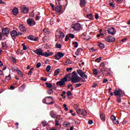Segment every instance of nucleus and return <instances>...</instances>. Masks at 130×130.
Returning <instances> with one entry per match:
<instances>
[{
    "instance_id": "nucleus-54",
    "label": "nucleus",
    "mask_w": 130,
    "mask_h": 130,
    "mask_svg": "<svg viewBox=\"0 0 130 130\" xmlns=\"http://www.w3.org/2000/svg\"><path fill=\"white\" fill-rule=\"evenodd\" d=\"M10 89L11 90H15V86H13V85H11L10 86Z\"/></svg>"
},
{
    "instance_id": "nucleus-20",
    "label": "nucleus",
    "mask_w": 130,
    "mask_h": 130,
    "mask_svg": "<svg viewBox=\"0 0 130 130\" xmlns=\"http://www.w3.org/2000/svg\"><path fill=\"white\" fill-rule=\"evenodd\" d=\"M22 12L24 13V14H28L29 9L27 7H24L22 9Z\"/></svg>"
},
{
    "instance_id": "nucleus-10",
    "label": "nucleus",
    "mask_w": 130,
    "mask_h": 130,
    "mask_svg": "<svg viewBox=\"0 0 130 130\" xmlns=\"http://www.w3.org/2000/svg\"><path fill=\"white\" fill-rule=\"evenodd\" d=\"M2 33L4 35H9L10 34V31L8 28H4L2 29Z\"/></svg>"
},
{
    "instance_id": "nucleus-5",
    "label": "nucleus",
    "mask_w": 130,
    "mask_h": 130,
    "mask_svg": "<svg viewBox=\"0 0 130 130\" xmlns=\"http://www.w3.org/2000/svg\"><path fill=\"white\" fill-rule=\"evenodd\" d=\"M71 28L76 30V31H79L81 29V24L80 23H75L71 25Z\"/></svg>"
},
{
    "instance_id": "nucleus-53",
    "label": "nucleus",
    "mask_w": 130,
    "mask_h": 130,
    "mask_svg": "<svg viewBox=\"0 0 130 130\" xmlns=\"http://www.w3.org/2000/svg\"><path fill=\"white\" fill-rule=\"evenodd\" d=\"M127 40V39L126 38H125L121 40L122 42H124V41H126Z\"/></svg>"
},
{
    "instance_id": "nucleus-46",
    "label": "nucleus",
    "mask_w": 130,
    "mask_h": 130,
    "mask_svg": "<svg viewBox=\"0 0 130 130\" xmlns=\"http://www.w3.org/2000/svg\"><path fill=\"white\" fill-rule=\"evenodd\" d=\"M48 32V28H45L44 29V33H45V34H47Z\"/></svg>"
},
{
    "instance_id": "nucleus-34",
    "label": "nucleus",
    "mask_w": 130,
    "mask_h": 130,
    "mask_svg": "<svg viewBox=\"0 0 130 130\" xmlns=\"http://www.w3.org/2000/svg\"><path fill=\"white\" fill-rule=\"evenodd\" d=\"M93 75H98V71L97 69H93Z\"/></svg>"
},
{
    "instance_id": "nucleus-62",
    "label": "nucleus",
    "mask_w": 130,
    "mask_h": 130,
    "mask_svg": "<svg viewBox=\"0 0 130 130\" xmlns=\"http://www.w3.org/2000/svg\"><path fill=\"white\" fill-rule=\"evenodd\" d=\"M32 73H33V72H32L30 70V71H29L28 74L31 75H32Z\"/></svg>"
},
{
    "instance_id": "nucleus-13",
    "label": "nucleus",
    "mask_w": 130,
    "mask_h": 130,
    "mask_svg": "<svg viewBox=\"0 0 130 130\" xmlns=\"http://www.w3.org/2000/svg\"><path fill=\"white\" fill-rule=\"evenodd\" d=\"M87 1H86V0H80V6L81 7V8H83V7H85Z\"/></svg>"
},
{
    "instance_id": "nucleus-14",
    "label": "nucleus",
    "mask_w": 130,
    "mask_h": 130,
    "mask_svg": "<svg viewBox=\"0 0 130 130\" xmlns=\"http://www.w3.org/2000/svg\"><path fill=\"white\" fill-rule=\"evenodd\" d=\"M55 11L59 14L60 13H63V11H62V9L60 6H56L55 7Z\"/></svg>"
},
{
    "instance_id": "nucleus-15",
    "label": "nucleus",
    "mask_w": 130,
    "mask_h": 130,
    "mask_svg": "<svg viewBox=\"0 0 130 130\" xmlns=\"http://www.w3.org/2000/svg\"><path fill=\"white\" fill-rule=\"evenodd\" d=\"M27 38L28 39H29V40H31L32 41H37V38H36V37H34L33 35H29Z\"/></svg>"
},
{
    "instance_id": "nucleus-37",
    "label": "nucleus",
    "mask_w": 130,
    "mask_h": 130,
    "mask_svg": "<svg viewBox=\"0 0 130 130\" xmlns=\"http://www.w3.org/2000/svg\"><path fill=\"white\" fill-rule=\"evenodd\" d=\"M109 6L110 7H112V8H115V5L114 4H113V3L110 2L109 4Z\"/></svg>"
},
{
    "instance_id": "nucleus-40",
    "label": "nucleus",
    "mask_w": 130,
    "mask_h": 130,
    "mask_svg": "<svg viewBox=\"0 0 130 130\" xmlns=\"http://www.w3.org/2000/svg\"><path fill=\"white\" fill-rule=\"evenodd\" d=\"M6 80H7L8 81H9V80H11V79H12V77H11V75H9L8 76H6Z\"/></svg>"
},
{
    "instance_id": "nucleus-11",
    "label": "nucleus",
    "mask_w": 130,
    "mask_h": 130,
    "mask_svg": "<svg viewBox=\"0 0 130 130\" xmlns=\"http://www.w3.org/2000/svg\"><path fill=\"white\" fill-rule=\"evenodd\" d=\"M35 53L38 54L39 55H43V52H42V49H37L35 51Z\"/></svg>"
},
{
    "instance_id": "nucleus-22",
    "label": "nucleus",
    "mask_w": 130,
    "mask_h": 130,
    "mask_svg": "<svg viewBox=\"0 0 130 130\" xmlns=\"http://www.w3.org/2000/svg\"><path fill=\"white\" fill-rule=\"evenodd\" d=\"M71 78V73H68L65 75V77L63 78V79H65V81L67 82L68 81V79Z\"/></svg>"
},
{
    "instance_id": "nucleus-2",
    "label": "nucleus",
    "mask_w": 130,
    "mask_h": 130,
    "mask_svg": "<svg viewBox=\"0 0 130 130\" xmlns=\"http://www.w3.org/2000/svg\"><path fill=\"white\" fill-rule=\"evenodd\" d=\"M114 95L115 96H119V97H123V95H124V93H123V91L121 90L120 89H118V90H115L114 91Z\"/></svg>"
},
{
    "instance_id": "nucleus-16",
    "label": "nucleus",
    "mask_w": 130,
    "mask_h": 130,
    "mask_svg": "<svg viewBox=\"0 0 130 130\" xmlns=\"http://www.w3.org/2000/svg\"><path fill=\"white\" fill-rule=\"evenodd\" d=\"M19 30L21 31V32H26L27 29L26 27H25V26H24V25H19Z\"/></svg>"
},
{
    "instance_id": "nucleus-56",
    "label": "nucleus",
    "mask_w": 130,
    "mask_h": 130,
    "mask_svg": "<svg viewBox=\"0 0 130 130\" xmlns=\"http://www.w3.org/2000/svg\"><path fill=\"white\" fill-rule=\"evenodd\" d=\"M36 19L37 20H40V17H39L38 15H36Z\"/></svg>"
},
{
    "instance_id": "nucleus-4",
    "label": "nucleus",
    "mask_w": 130,
    "mask_h": 130,
    "mask_svg": "<svg viewBox=\"0 0 130 130\" xmlns=\"http://www.w3.org/2000/svg\"><path fill=\"white\" fill-rule=\"evenodd\" d=\"M27 25L28 26H30L31 27H33V26H35L36 25V22H35V20L33 19L32 18H28L27 20Z\"/></svg>"
},
{
    "instance_id": "nucleus-50",
    "label": "nucleus",
    "mask_w": 130,
    "mask_h": 130,
    "mask_svg": "<svg viewBox=\"0 0 130 130\" xmlns=\"http://www.w3.org/2000/svg\"><path fill=\"white\" fill-rule=\"evenodd\" d=\"M97 86H98V83H93L92 85V87L95 88V87H97Z\"/></svg>"
},
{
    "instance_id": "nucleus-3",
    "label": "nucleus",
    "mask_w": 130,
    "mask_h": 130,
    "mask_svg": "<svg viewBox=\"0 0 130 130\" xmlns=\"http://www.w3.org/2000/svg\"><path fill=\"white\" fill-rule=\"evenodd\" d=\"M77 74L79 75L80 77L83 78L84 80H85V79H88V76L86 75L85 72L82 71L80 69L77 70Z\"/></svg>"
},
{
    "instance_id": "nucleus-6",
    "label": "nucleus",
    "mask_w": 130,
    "mask_h": 130,
    "mask_svg": "<svg viewBox=\"0 0 130 130\" xmlns=\"http://www.w3.org/2000/svg\"><path fill=\"white\" fill-rule=\"evenodd\" d=\"M64 56V54L63 53L58 52L57 54L54 55V57H55L56 60H59V59Z\"/></svg>"
},
{
    "instance_id": "nucleus-26",
    "label": "nucleus",
    "mask_w": 130,
    "mask_h": 130,
    "mask_svg": "<svg viewBox=\"0 0 130 130\" xmlns=\"http://www.w3.org/2000/svg\"><path fill=\"white\" fill-rule=\"evenodd\" d=\"M65 64H71L72 63V60L71 59H68L65 62Z\"/></svg>"
},
{
    "instance_id": "nucleus-39",
    "label": "nucleus",
    "mask_w": 130,
    "mask_h": 130,
    "mask_svg": "<svg viewBox=\"0 0 130 130\" xmlns=\"http://www.w3.org/2000/svg\"><path fill=\"white\" fill-rule=\"evenodd\" d=\"M67 94L68 97H70V96H72V92H71V91H68Z\"/></svg>"
},
{
    "instance_id": "nucleus-60",
    "label": "nucleus",
    "mask_w": 130,
    "mask_h": 130,
    "mask_svg": "<svg viewBox=\"0 0 130 130\" xmlns=\"http://www.w3.org/2000/svg\"><path fill=\"white\" fill-rule=\"evenodd\" d=\"M4 66V63H3V62H2V60H0V67H2Z\"/></svg>"
},
{
    "instance_id": "nucleus-55",
    "label": "nucleus",
    "mask_w": 130,
    "mask_h": 130,
    "mask_svg": "<svg viewBox=\"0 0 130 130\" xmlns=\"http://www.w3.org/2000/svg\"><path fill=\"white\" fill-rule=\"evenodd\" d=\"M107 82H108V80H107V79H104L103 80V83H106Z\"/></svg>"
},
{
    "instance_id": "nucleus-43",
    "label": "nucleus",
    "mask_w": 130,
    "mask_h": 130,
    "mask_svg": "<svg viewBox=\"0 0 130 130\" xmlns=\"http://www.w3.org/2000/svg\"><path fill=\"white\" fill-rule=\"evenodd\" d=\"M18 70H19V68H14V67L12 68V71H14V72H18Z\"/></svg>"
},
{
    "instance_id": "nucleus-29",
    "label": "nucleus",
    "mask_w": 130,
    "mask_h": 130,
    "mask_svg": "<svg viewBox=\"0 0 130 130\" xmlns=\"http://www.w3.org/2000/svg\"><path fill=\"white\" fill-rule=\"evenodd\" d=\"M50 69H51V67L50 66H48L46 68V71L47 72V73H49L50 72Z\"/></svg>"
},
{
    "instance_id": "nucleus-64",
    "label": "nucleus",
    "mask_w": 130,
    "mask_h": 130,
    "mask_svg": "<svg viewBox=\"0 0 130 130\" xmlns=\"http://www.w3.org/2000/svg\"><path fill=\"white\" fill-rule=\"evenodd\" d=\"M79 52L77 51H76V52H75V54H76V55H79Z\"/></svg>"
},
{
    "instance_id": "nucleus-61",
    "label": "nucleus",
    "mask_w": 130,
    "mask_h": 130,
    "mask_svg": "<svg viewBox=\"0 0 130 130\" xmlns=\"http://www.w3.org/2000/svg\"><path fill=\"white\" fill-rule=\"evenodd\" d=\"M3 39V34L0 32V40Z\"/></svg>"
},
{
    "instance_id": "nucleus-25",
    "label": "nucleus",
    "mask_w": 130,
    "mask_h": 130,
    "mask_svg": "<svg viewBox=\"0 0 130 130\" xmlns=\"http://www.w3.org/2000/svg\"><path fill=\"white\" fill-rule=\"evenodd\" d=\"M59 38H63L64 37V34L61 31H59Z\"/></svg>"
},
{
    "instance_id": "nucleus-31",
    "label": "nucleus",
    "mask_w": 130,
    "mask_h": 130,
    "mask_svg": "<svg viewBox=\"0 0 130 130\" xmlns=\"http://www.w3.org/2000/svg\"><path fill=\"white\" fill-rule=\"evenodd\" d=\"M46 85H47V88H52V84L51 83H46Z\"/></svg>"
},
{
    "instance_id": "nucleus-30",
    "label": "nucleus",
    "mask_w": 130,
    "mask_h": 130,
    "mask_svg": "<svg viewBox=\"0 0 130 130\" xmlns=\"http://www.w3.org/2000/svg\"><path fill=\"white\" fill-rule=\"evenodd\" d=\"M73 44L74 45V47L75 48H77L78 46H79V43L77 42H74L73 43Z\"/></svg>"
},
{
    "instance_id": "nucleus-59",
    "label": "nucleus",
    "mask_w": 130,
    "mask_h": 130,
    "mask_svg": "<svg viewBox=\"0 0 130 130\" xmlns=\"http://www.w3.org/2000/svg\"><path fill=\"white\" fill-rule=\"evenodd\" d=\"M101 67H102V68L105 67V64L104 63H101Z\"/></svg>"
},
{
    "instance_id": "nucleus-45",
    "label": "nucleus",
    "mask_w": 130,
    "mask_h": 130,
    "mask_svg": "<svg viewBox=\"0 0 130 130\" xmlns=\"http://www.w3.org/2000/svg\"><path fill=\"white\" fill-rule=\"evenodd\" d=\"M77 51L79 53H80L81 51H83V49H82L81 48H79L78 49H77Z\"/></svg>"
},
{
    "instance_id": "nucleus-47",
    "label": "nucleus",
    "mask_w": 130,
    "mask_h": 130,
    "mask_svg": "<svg viewBox=\"0 0 130 130\" xmlns=\"http://www.w3.org/2000/svg\"><path fill=\"white\" fill-rule=\"evenodd\" d=\"M40 67H41V63L39 62L37 64V68L38 69H39V68H40Z\"/></svg>"
},
{
    "instance_id": "nucleus-51",
    "label": "nucleus",
    "mask_w": 130,
    "mask_h": 130,
    "mask_svg": "<svg viewBox=\"0 0 130 130\" xmlns=\"http://www.w3.org/2000/svg\"><path fill=\"white\" fill-rule=\"evenodd\" d=\"M51 7H52V10H54V4L51 3L50 4Z\"/></svg>"
},
{
    "instance_id": "nucleus-33",
    "label": "nucleus",
    "mask_w": 130,
    "mask_h": 130,
    "mask_svg": "<svg viewBox=\"0 0 130 130\" xmlns=\"http://www.w3.org/2000/svg\"><path fill=\"white\" fill-rule=\"evenodd\" d=\"M56 48L60 49V48H61V45L60 44L56 43Z\"/></svg>"
},
{
    "instance_id": "nucleus-28",
    "label": "nucleus",
    "mask_w": 130,
    "mask_h": 130,
    "mask_svg": "<svg viewBox=\"0 0 130 130\" xmlns=\"http://www.w3.org/2000/svg\"><path fill=\"white\" fill-rule=\"evenodd\" d=\"M25 84H23V85H21V86H20L19 89L20 91H23V90H24V89H25Z\"/></svg>"
},
{
    "instance_id": "nucleus-17",
    "label": "nucleus",
    "mask_w": 130,
    "mask_h": 130,
    "mask_svg": "<svg viewBox=\"0 0 130 130\" xmlns=\"http://www.w3.org/2000/svg\"><path fill=\"white\" fill-rule=\"evenodd\" d=\"M10 33L12 37H16V36H18V32L16 30H12Z\"/></svg>"
},
{
    "instance_id": "nucleus-19",
    "label": "nucleus",
    "mask_w": 130,
    "mask_h": 130,
    "mask_svg": "<svg viewBox=\"0 0 130 130\" xmlns=\"http://www.w3.org/2000/svg\"><path fill=\"white\" fill-rule=\"evenodd\" d=\"M82 37H84V39L85 40H89V39H90V37H89V36L86 35V34H85V33L82 34Z\"/></svg>"
},
{
    "instance_id": "nucleus-49",
    "label": "nucleus",
    "mask_w": 130,
    "mask_h": 130,
    "mask_svg": "<svg viewBox=\"0 0 130 130\" xmlns=\"http://www.w3.org/2000/svg\"><path fill=\"white\" fill-rule=\"evenodd\" d=\"M66 70L67 71V72H70V71L73 70V68L71 67L70 68H67Z\"/></svg>"
},
{
    "instance_id": "nucleus-38",
    "label": "nucleus",
    "mask_w": 130,
    "mask_h": 130,
    "mask_svg": "<svg viewBox=\"0 0 130 130\" xmlns=\"http://www.w3.org/2000/svg\"><path fill=\"white\" fill-rule=\"evenodd\" d=\"M22 46L23 47V50H27V46L25 45V44H22Z\"/></svg>"
},
{
    "instance_id": "nucleus-48",
    "label": "nucleus",
    "mask_w": 130,
    "mask_h": 130,
    "mask_svg": "<svg viewBox=\"0 0 130 130\" xmlns=\"http://www.w3.org/2000/svg\"><path fill=\"white\" fill-rule=\"evenodd\" d=\"M100 71L102 74H104V73H105V70L104 69V68L101 69Z\"/></svg>"
},
{
    "instance_id": "nucleus-57",
    "label": "nucleus",
    "mask_w": 130,
    "mask_h": 130,
    "mask_svg": "<svg viewBox=\"0 0 130 130\" xmlns=\"http://www.w3.org/2000/svg\"><path fill=\"white\" fill-rule=\"evenodd\" d=\"M99 18V14H96L95 15V18L97 20Z\"/></svg>"
},
{
    "instance_id": "nucleus-58",
    "label": "nucleus",
    "mask_w": 130,
    "mask_h": 130,
    "mask_svg": "<svg viewBox=\"0 0 130 130\" xmlns=\"http://www.w3.org/2000/svg\"><path fill=\"white\" fill-rule=\"evenodd\" d=\"M22 35H23V34H22V32L17 33V36H22Z\"/></svg>"
},
{
    "instance_id": "nucleus-32",
    "label": "nucleus",
    "mask_w": 130,
    "mask_h": 130,
    "mask_svg": "<svg viewBox=\"0 0 130 130\" xmlns=\"http://www.w3.org/2000/svg\"><path fill=\"white\" fill-rule=\"evenodd\" d=\"M59 74V69H57L54 72V75L55 76H56L57 75H58Z\"/></svg>"
},
{
    "instance_id": "nucleus-42",
    "label": "nucleus",
    "mask_w": 130,
    "mask_h": 130,
    "mask_svg": "<svg viewBox=\"0 0 130 130\" xmlns=\"http://www.w3.org/2000/svg\"><path fill=\"white\" fill-rule=\"evenodd\" d=\"M41 81H43L44 82H46V81H47V78H44V77H41Z\"/></svg>"
},
{
    "instance_id": "nucleus-18",
    "label": "nucleus",
    "mask_w": 130,
    "mask_h": 130,
    "mask_svg": "<svg viewBox=\"0 0 130 130\" xmlns=\"http://www.w3.org/2000/svg\"><path fill=\"white\" fill-rule=\"evenodd\" d=\"M18 8H17L13 9L12 10V13L14 16H17V15H18Z\"/></svg>"
},
{
    "instance_id": "nucleus-27",
    "label": "nucleus",
    "mask_w": 130,
    "mask_h": 130,
    "mask_svg": "<svg viewBox=\"0 0 130 130\" xmlns=\"http://www.w3.org/2000/svg\"><path fill=\"white\" fill-rule=\"evenodd\" d=\"M101 59H102V58L101 57H100L99 58H98L94 60V61L95 62H100L101 61Z\"/></svg>"
},
{
    "instance_id": "nucleus-7",
    "label": "nucleus",
    "mask_w": 130,
    "mask_h": 130,
    "mask_svg": "<svg viewBox=\"0 0 130 130\" xmlns=\"http://www.w3.org/2000/svg\"><path fill=\"white\" fill-rule=\"evenodd\" d=\"M66 82L67 81H66L65 78H62L61 79V81L57 82L56 84L57 86H60V87H62V86L66 85Z\"/></svg>"
},
{
    "instance_id": "nucleus-35",
    "label": "nucleus",
    "mask_w": 130,
    "mask_h": 130,
    "mask_svg": "<svg viewBox=\"0 0 130 130\" xmlns=\"http://www.w3.org/2000/svg\"><path fill=\"white\" fill-rule=\"evenodd\" d=\"M69 37L70 38H72V39L73 38H75V35L73 34H69Z\"/></svg>"
},
{
    "instance_id": "nucleus-52",
    "label": "nucleus",
    "mask_w": 130,
    "mask_h": 130,
    "mask_svg": "<svg viewBox=\"0 0 130 130\" xmlns=\"http://www.w3.org/2000/svg\"><path fill=\"white\" fill-rule=\"evenodd\" d=\"M69 36L68 35L66 36V37H65V41H68V40H69Z\"/></svg>"
},
{
    "instance_id": "nucleus-1",
    "label": "nucleus",
    "mask_w": 130,
    "mask_h": 130,
    "mask_svg": "<svg viewBox=\"0 0 130 130\" xmlns=\"http://www.w3.org/2000/svg\"><path fill=\"white\" fill-rule=\"evenodd\" d=\"M81 80H82V78L77 74H74L71 78V82L72 83H79L81 82Z\"/></svg>"
},
{
    "instance_id": "nucleus-63",
    "label": "nucleus",
    "mask_w": 130,
    "mask_h": 130,
    "mask_svg": "<svg viewBox=\"0 0 130 130\" xmlns=\"http://www.w3.org/2000/svg\"><path fill=\"white\" fill-rule=\"evenodd\" d=\"M0 4H5L6 3L3 1V0H0Z\"/></svg>"
},
{
    "instance_id": "nucleus-12",
    "label": "nucleus",
    "mask_w": 130,
    "mask_h": 130,
    "mask_svg": "<svg viewBox=\"0 0 130 130\" xmlns=\"http://www.w3.org/2000/svg\"><path fill=\"white\" fill-rule=\"evenodd\" d=\"M53 54V52H45V53H43L42 56H45V57H48V56H50V55H52Z\"/></svg>"
},
{
    "instance_id": "nucleus-36",
    "label": "nucleus",
    "mask_w": 130,
    "mask_h": 130,
    "mask_svg": "<svg viewBox=\"0 0 130 130\" xmlns=\"http://www.w3.org/2000/svg\"><path fill=\"white\" fill-rule=\"evenodd\" d=\"M2 46H3V47H8V46L7 45V42H3Z\"/></svg>"
},
{
    "instance_id": "nucleus-23",
    "label": "nucleus",
    "mask_w": 130,
    "mask_h": 130,
    "mask_svg": "<svg viewBox=\"0 0 130 130\" xmlns=\"http://www.w3.org/2000/svg\"><path fill=\"white\" fill-rule=\"evenodd\" d=\"M18 76H19V77H23V73H22V71H21L20 70H18L17 72Z\"/></svg>"
},
{
    "instance_id": "nucleus-41",
    "label": "nucleus",
    "mask_w": 130,
    "mask_h": 130,
    "mask_svg": "<svg viewBox=\"0 0 130 130\" xmlns=\"http://www.w3.org/2000/svg\"><path fill=\"white\" fill-rule=\"evenodd\" d=\"M81 86H82V84L81 83L76 84L75 88H79V87H81Z\"/></svg>"
},
{
    "instance_id": "nucleus-8",
    "label": "nucleus",
    "mask_w": 130,
    "mask_h": 130,
    "mask_svg": "<svg viewBox=\"0 0 130 130\" xmlns=\"http://www.w3.org/2000/svg\"><path fill=\"white\" fill-rule=\"evenodd\" d=\"M106 41L107 42H113V41H115V38L114 37L109 36L107 38H105Z\"/></svg>"
},
{
    "instance_id": "nucleus-9",
    "label": "nucleus",
    "mask_w": 130,
    "mask_h": 130,
    "mask_svg": "<svg viewBox=\"0 0 130 130\" xmlns=\"http://www.w3.org/2000/svg\"><path fill=\"white\" fill-rule=\"evenodd\" d=\"M107 31L109 34H111V35H114L116 33V30L114 27H110L107 30Z\"/></svg>"
},
{
    "instance_id": "nucleus-21",
    "label": "nucleus",
    "mask_w": 130,
    "mask_h": 130,
    "mask_svg": "<svg viewBox=\"0 0 130 130\" xmlns=\"http://www.w3.org/2000/svg\"><path fill=\"white\" fill-rule=\"evenodd\" d=\"M86 17H87V18H88V19H90V20L94 19V16H93L92 13H90L89 14H87Z\"/></svg>"
},
{
    "instance_id": "nucleus-44",
    "label": "nucleus",
    "mask_w": 130,
    "mask_h": 130,
    "mask_svg": "<svg viewBox=\"0 0 130 130\" xmlns=\"http://www.w3.org/2000/svg\"><path fill=\"white\" fill-rule=\"evenodd\" d=\"M11 59L12 60H13L14 63H16L17 62V60H16V58H15V57H12Z\"/></svg>"
},
{
    "instance_id": "nucleus-24",
    "label": "nucleus",
    "mask_w": 130,
    "mask_h": 130,
    "mask_svg": "<svg viewBox=\"0 0 130 130\" xmlns=\"http://www.w3.org/2000/svg\"><path fill=\"white\" fill-rule=\"evenodd\" d=\"M99 46L101 49H103L105 47L104 45L101 42L99 43Z\"/></svg>"
}]
</instances>
